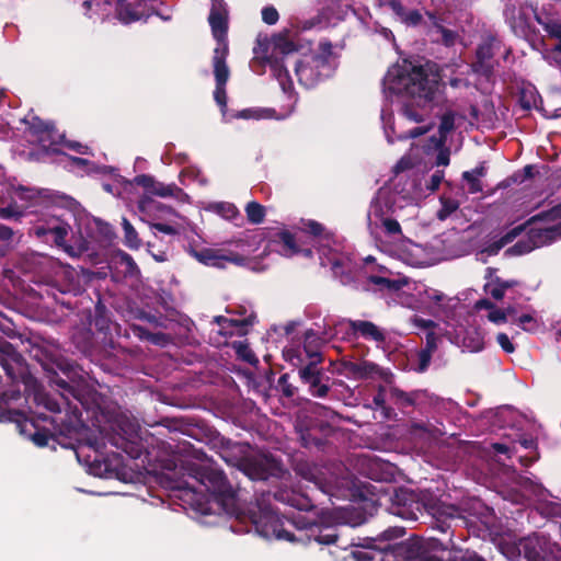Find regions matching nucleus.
Instances as JSON below:
<instances>
[{"label": "nucleus", "instance_id": "1", "mask_svg": "<svg viewBox=\"0 0 561 561\" xmlns=\"http://www.w3.org/2000/svg\"><path fill=\"white\" fill-rule=\"evenodd\" d=\"M383 91L387 94H404L399 121L396 125L386 122L385 133L389 142L397 139L415 138L431 130L434 123L431 119L432 103L438 91V78L430 69L415 66L403 60L389 68L383 79Z\"/></svg>", "mask_w": 561, "mask_h": 561}, {"label": "nucleus", "instance_id": "2", "mask_svg": "<svg viewBox=\"0 0 561 561\" xmlns=\"http://www.w3.org/2000/svg\"><path fill=\"white\" fill-rule=\"evenodd\" d=\"M171 478V489L194 495L208 494L228 514L234 513V493L222 472L209 463L186 461L181 468V476Z\"/></svg>", "mask_w": 561, "mask_h": 561}, {"label": "nucleus", "instance_id": "3", "mask_svg": "<svg viewBox=\"0 0 561 561\" xmlns=\"http://www.w3.org/2000/svg\"><path fill=\"white\" fill-rule=\"evenodd\" d=\"M252 522L256 531L264 538H275L290 542L308 543L314 540L321 545H331L336 541L335 530L329 527L321 528L316 524L302 525L298 527V534H291L284 529L282 518L273 511L264 510L256 516L252 515Z\"/></svg>", "mask_w": 561, "mask_h": 561}, {"label": "nucleus", "instance_id": "4", "mask_svg": "<svg viewBox=\"0 0 561 561\" xmlns=\"http://www.w3.org/2000/svg\"><path fill=\"white\" fill-rule=\"evenodd\" d=\"M211 32L217 41L214 49L213 66L216 79L214 98L216 103L224 110L227 105L225 85L229 79V68L226 65L228 55V43L226 39L228 30V10L224 0H211V9L208 18Z\"/></svg>", "mask_w": 561, "mask_h": 561}, {"label": "nucleus", "instance_id": "5", "mask_svg": "<svg viewBox=\"0 0 561 561\" xmlns=\"http://www.w3.org/2000/svg\"><path fill=\"white\" fill-rule=\"evenodd\" d=\"M335 65L332 45L321 42L317 50L305 60L296 62V76L305 87H312L320 77H328Z\"/></svg>", "mask_w": 561, "mask_h": 561}, {"label": "nucleus", "instance_id": "6", "mask_svg": "<svg viewBox=\"0 0 561 561\" xmlns=\"http://www.w3.org/2000/svg\"><path fill=\"white\" fill-rule=\"evenodd\" d=\"M396 210L387 202L378 198L368 211V228L371 234L379 237L385 233L389 237H400L401 227L394 216Z\"/></svg>", "mask_w": 561, "mask_h": 561}, {"label": "nucleus", "instance_id": "7", "mask_svg": "<svg viewBox=\"0 0 561 561\" xmlns=\"http://www.w3.org/2000/svg\"><path fill=\"white\" fill-rule=\"evenodd\" d=\"M442 334L469 352H480L484 346L483 335L476 328H466L462 323L446 322Z\"/></svg>", "mask_w": 561, "mask_h": 561}, {"label": "nucleus", "instance_id": "8", "mask_svg": "<svg viewBox=\"0 0 561 561\" xmlns=\"http://www.w3.org/2000/svg\"><path fill=\"white\" fill-rule=\"evenodd\" d=\"M297 470L306 480L313 482L323 493L330 495H334L350 485L348 478H337L334 474L327 478L325 473L316 467L299 466Z\"/></svg>", "mask_w": 561, "mask_h": 561}, {"label": "nucleus", "instance_id": "9", "mask_svg": "<svg viewBox=\"0 0 561 561\" xmlns=\"http://www.w3.org/2000/svg\"><path fill=\"white\" fill-rule=\"evenodd\" d=\"M69 230V225L58 217L48 218L32 228L37 238L45 242H54L58 247H65Z\"/></svg>", "mask_w": 561, "mask_h": 561}, {"label": "nucleus", "instance_id": "10", "mask_svg": "<svg viewBox=\"0 0 561 561\" xmlns=\"http://www.w3.org/2000/svg\"><path fill=\"white\" fill-rule=\"evenodd\" d=\"M41 198V193L33 188H15L12 195L13 204L1 207L0 217L4 219L19 217L23 214V209L36 205Z\"/></svg>", "mask_w": 561, "mask_h": 561}, {"label": "nucleus", "instance_id": "11", "mask_svg": "<svg viewBox=\"0 0 561 561\" xmlns=\"http://www.w3.org/2000/svg\"><path fill=\"white\" fill-rule=\"evenodd\" d=\"M350 333H360L363 337L378 343L383 342L385 340L382 331L377 325L368 321H339L334 325V333L332 335L337 336L343 334L342 337H345Z\"/></svg>", "mask_w": 561, "mask_h": 561}, {"label": "nucleus", "instance_id": "12", "mask_svg": "<svg viewBox=\"0 0 561 561\" xmlns=\"http://www.w3.org/2000/svg\"><path fill=\"white\" fill-rule=\"evenodd\" d=\"M412 323L416 328H420V329H423V330L427 331L426 348L423 350L420 353V355H419V360H420L419 369H420V371H424L427 368V366H428V364L431 362L432 353L436 348V341H437V339L440 335H443L442 334V328H440L439 324H436L432 320H425V319L420 318V317L412 318Z\"/></svg>", "mask_w": 561, "mask_h": 561}, {"label": "nucleus", "instance_id": "13", "mask_svg": "<svg viewBox=\"0 0 561 561\" xmlns=\"http://www.w3.org/2000/svg\"><path fill=\"white\" fill-rule=\"evenodd\" d=\"M30 133L35 137L44 149L48 150L54 145L62 142L64 135L59 134L51 124L45 123L37 117H32L28 122Z\"/></svg>", "mask_w": 561, "mask_h": 561}, {"label": "nucleus", "instance_id": "14", "mask_svg": "<svg viewBox=\"0 0 561 561\" xmlns=\"http://www.w3.org/2000/svg\"><path fill=\"white\" fill-rule=\"evenodd\" d=\"M139 185L144 186L149 194L160 197H175L180 201H187L188 196L174 184H164L154 181L149 175H139L136 178Z\"/></svg>", "mask_w": 561, "mask_h": 561}, {"label": "nucleus", "instance_id": "15", "mask_svg": "<svg viewBox=\"0 0 561 561\" xmlns=\"http://www.w3.org/2000/svg\"><path fill=\"white\" fill-rule=\"evenodd\" d=\"M277 470V462L266 456L248 459L243 463L244 473L252 480H265Z\"/></svg>", "mask_w": 561, "mask_h": 561}, {"label": "nucleus", "instance_id": "16", "mask_svg": "<svg viewBox=\"0 0 561 561\" xmlns=\"http://www.w3.org/2000/svg\"><path fill=\"white\" fill-rule=\"evenodd\" d=\"M394 254L399 260L408 265L420 266L425 263V252L422 245L412 242L411 240H403L394 249Z\"/></svg>", "mask_w": 561, "mask_h": 561}, {"label": "nucleus", "instance_id": "17", "mask_svg": "<svg viewBox=\"0 0 561 561\" xmlns=\"http://www.w3.org/2000/svg\"><path fill=\"white\" fill-rule=\"evenodd\" d=\"M266 249H268L270 252L275 251L286 257H290L300 252L294 236L288 231L276 233L274 239L265 247V250Z\"/></svg>", "mask_w": 561, "mask_h": 561}, {"label": "nucleus", "instance_id": "18", "mask_svg": "<svg viewBox=\"0 0 561 561\" xmlns=\"http://www.w3.org/2000/svg\"><path fill=\"white\" fill-rule=\"evenodd\" d=\"M140 213L150 220L169 219L178 217V215L167 205L151 199L149 196H144L139 201Z\"/></svg>", "mask_w": 561, "mask_h": 561}, {"label": "nucleus", "instance_id": "19", "mask_svg": "<svg viewBox=\"0 0 561 561\" xmlns=\"http://www.w3.org/2000/svg\"><path fill=\"white\" fill-rule=\"evenodd\" d=\"M538 22L542 25L543 30L548 33L549 36L559 41V44L554 47L553 51H551L545 58L550 64H556L561 67V60H559L557 56L558 54H561V21L554 19L541 21L538 19Z\"/></svg>", "mask_w": 561, "mask_h": 561}, {"label": "nucleus", "instance_id": "20", "mask_svg": "<svg viewBox=\"0 0 561 561\" xmlns=\"http://www.w3.org/2000/svg\"><path fill=\"white\" fill-rule=\"evenodd\" d=\"M356 561H394V547L388 546L385 549L368 548L352 552Z\"/></svg>", "mask_w": 561, "mask_h": 561}, {"label": "nucleus", "instance_id": "21", "mask_svg": "<svg viewBox=\"0 0 561 561\" xmlns=\"http://www.w3.org/2000/svg\"><path fill=\"white\" fill-rule=\"evenodd\" d=\"M201 262L206 265L224 266V262L241 263L243 259L234 254H226L221 250L207 249L197 254Z\"/></svg>", "mask_w": 561, "mask_h": 561}, {"label": "nucleus", "instance_id": "22", "mask_svg": "<svg viewBox=\"0 0 561 561\" xmlns=\"http://www.w3.org/2000/svg\"><path fill=\"white\" fill-rule=\"evenodd\" d=\"M345 369L348 374L357 379L373 378L380 371L376 364L367 360L348 362L345 364Z\"/></svg>", "mask_w": 561, "mask_h": 561}, {"label": "nucleus", "instance_id": "23", "mask_svg": "<svg viewBox=\"0 0 561 561\" xmlns=\"http://www.w3.org/2000/svg\"><path fill=\"white\" fill-rule=\"evenodd\" d=\"M556 546L548 542H541L540 540H530L526 543V557L530 561H550L547 551L553 552Z\"/></svg>", "mask_w": 561, "mask_h": 561}, {"label": "nucleus", "instance_id": "24", "mask_svg": "<svg viewBox=\"0 0 561 561\" xmlns=\"http://www.w3.org/2000/svg\"><path fill=\"white\" fill-rule=\"evenodd\" d=\"M494 45L495 42L492 39L479 46L477 50L478 62L477 65H474L476 71H482L485 75H488L491 71L492 65L490 64V59L493 56Z\"/></svg>", "mask_w": 561, "mask_h": 561}, {"label": "nucleus", "instance_id": "25", "mask_svg": "<svg viewBox=\"0 0 561 561\" xmlns=\"http://www.w3.org/2000/svg\"><path fill=\"white\" fill-rule=\"evenodd\" d=\"M474 307L477 310L485 309L488 311L486 319L496 325L507 322V312L486 299L477 301Z\"/></svg>", "mask_w": 561, "mask_h": 561}, {"label": "nucleus", "instance_id": "26", "mask_svg": "<svg viewBox=\"0 0 561 561\" xmlns=\"http://www.w3.org/2000/svg\"><path fill=\"white\" fill-rule=\"evenodd\" d=\"M392 472H393L392 466H390L386 462H382L379 460H371V459L367 460L366 474L373 480L386 481V480L390 479V477L392 476Z\"/></svg>", "mask_w": 561, "mask_h": 561}, {"label": "nucleus", "instance_id": "27", "mask_svg": "<svg viewBox=\"0 0 561 561\" xmlns=\"http://www.w3.org/2000/svg\"><path fill=\"white\" fill-rule=\"evenodd\" d=\"M216 321L218 322L220 330L219 333H222L225 335H233V334H243L244 333V325H248L251 323L250 319L240 321L237 319H228L224 317L216 318Z\"/></svg>", "mask_w": 561, "mask_h": 561}, {"label": "nucleus", "instance_id": "28", "mask_svg": "<svg viewBox=\"0 0 561 561\" xmlns=\"http://www.w3.org/2000/svg\"><path fill=\"white\" fill-rule=\"evenodd\" d=\"M390 7L392 11L399 16L402 23L415 26L421 22V14L416 10L407 11L400 2L391 1Z\"/></svg>", "mask_w": 561, "mask_h": 561}, {"label": "nucleus", "instance_id": "29", "mask_svg": "<svg viewBox=\"0 0 561 561\" xmlns=\"http://www.w3.org/2000/svg\"><path fill=\"white\" fill-rule=\"evenodd\" d=\"M455 127V114L451 112H447L442 116L439 124V137L432 138L435 148H439L445 145L446 136L454 129Z\"/></svg>", "mask_w": 561, "mask_h": 561}, {"label": "nucleus", "instance_id": "30", "mask_svg": "<svg viewBox=\"0 0 561 561\" xmlns=\"http://www.w3.org/2000/svg\"><path fill=\"white\" fill-rule=\"evenodd\" d=\"M206 209L216 213L217 215L221 216L227 220H233L237 217H239L238 208L231 203H211L207 206Z\"/></svg>", "mask_w": 561, "mask_h": 561}, {"label": "nucleus", "instance_id": "31", "mask_svg": "<svg viewBox=\"0 0 561 561\" xmlns=\"http://www.w3.org/2000/svg\"><path fill=\"white\" fill-rule=\"evenodd\" d=\"M289 113L276 115L275 111L273 108H253V110H244L239 113V117L241 118H254V119H268V118H276V119H283L285 118Z\"/></svg>", "mask_w": 561, "mask_h": 561}, {"label": "nucleus", "instance_id": "32", "mask_svg": "<svg viewBox=\"0 0 561 561\" xmlns=\"http://www.w3.org/2000/svg\"><path fill=\"white\" fill-rule=\"evenodd\" d=\"M271 62L272 71L274 76L277 78L282 90L285 94H288L290 96L291 90H293V83L289 80L288 71L283 67V65H279L277 61Z\"/></svg>", "mask_w": 561, "mask_h": 561}, {"label": "nucleus", "instance_id": "33", "mask_svg": "<svg viewBox=\"0 0 561 561\" xmlns=\"http://www.w3.org/2000/svg\"><path fill=\"white\" fill-rule=\"evenodd\" d=\"M319 339L316 333L308 331L305 334L304 350L310 360H321L319 353Z\"/></svg>", "mask_w": 561, "mask_h": 561}, {"label": "nucleus", "instance_id": "34", "mask_svg": "<svg viewBox=\"0 0 561 561\" xmlns=\"http://www.w3.org/2000/svg\"><path fill=\"white\" fill-rule=\"evenodd\" d=\"M122 226L124 229L125 244L130 249H138L141 244V241L138 237L136 229L126 218H123Z\"/></svg>", "mask_w": 561, "mask_h": 561}, {"label": "nucleus", "instance_id": "35", "mask_svg": "<svg viewBox=\"0 0 561 561\" xmlns=\"http://www.w3.org/2000/svg\"><path fill=\"white\" fill-rule=\"evenodd\" d=\"M264 240L263 232L256 231L249 236H247L244 239H240L237 241V247L242 250L243 254H252L255 252L256 249H252L253 244H259Z\"/></svg>", "mask_w": 561, "mask_h": 561}, {"label": "nucleus", "instance_id": "36", "mask_svg": "<svg viewBox=\"0 0 561 561\" xmlns=\"http://www.w3.org/2000/svg\"><path fill=\"white\" fill-rule=\"evenodd\" d=\"M245 213L249 221L254 225L261 224L265 217V208L256 202H250L245 206Z\"/></svg>", "mask_w": 561, "mask_h": 561}, {"label": "nucleus", "instance_id": "37", "mask_svg": "<svg viewBox=\"0 0 561 561\" xmlns=\"http://www.w3.org/2000/svg\"><path fill=\"white\" fill-rule=\"evenodd\" d=\"M432 37L434 41H440L446 46H451L456 43L457 34L443 26H435L432 31Z\"/></svg>", "mask_w": 561, "mask_h": 561}, {"label": "nucleus", "instance_id": "38", "mask_svg": "<svg viewBox=\"0 0 561 561\" xmlns=\"http://www.w3.org/2000/svg\"><path fill=\"white\" fill-rule=\"evenodd\" d=\"M553 202H549V206H551L548 210H545L533 217V220L545 221L547 224L553 222L558 219H561V203L558 205H552Z\"/></svg>", "mask_w": 561, "mask_h": 561}, {"label": "nucleus", "instance_id": "39", "mask_svg": "<svg viewBox=\"0 0 561 561\" xmlns=\"http://www.w3.org/2000/svg\"><path fill=\"white\" fill-rule=\"evenodd\" d=\"M369 279L375 285L386 286L388 288H393V289H399L408 283L407 278H403V277H400L397 279H390L386 276H370Z\"/></svg>", "mask_w": 561, "mask_h": 561}, {"label": "nucleus", "instance_id": "40", "mask_svg": "<svg viewBox=\"0 0 561 561\" xmlns=\"http://www.w3.org/2000/svg\"><path fill=\"white\" fill-rule=\"evenodd\" d=\"M516 322L524 331L528 332H535L540 325L535 313L523 314L517 318Z\"/></svg>", "mask_w": 561, "mask_h": 561}, {"label": "nucleus", "instance_id": "41", "mask_svg": "<svg viewBox=\"0 0 561 561\" xmlns=\"http://www.w3.org/2000/svg\"><path fill=\"white\" fill-rule=\"evenodd\" d=\"M319 362L320 360H310L308 366L300 369L299 374L305 382L311 385L312 382H316L318 379H320L319 371L316 368V364Z\"/></svg>", "mask_w": 561, "mask_h": 561}, {"label": "nucleus", "instance_id": "42", "mask_svg": "<svg viewBox=\"0 0 561 561\" xmlns=\"http://www.w3.org/2000/svg\"><path fill=\"white\" fill-rule=\"evenodd\" d=\"M233 348L236 350L238 356L245 360L247 363L254 364L257 362L255 355L245 343L234 342Z\"/></svg>", "mask_w": 561, "mask_h": 561}, {"label": "nucleus", "instance_id": "43", "mask_svg": "<svg viewBox=\"0 0 561 561\" xmlns=\"http://www.w3.org/2000/svg\"><path fill=\"white\" fill-rule=\"evenodd\" d=\"M302 225V230L309 232L310 234L319 237L323 240H330V234L328 232H324V228L320 224L309 220L307 222H304Z\"/></svg>", "mask_w": 561, "mask_h": 561}, {"label": "nucleus", "instance_id": "44", "mask_svg": "<svg viewBox=\"0 0 561 561\" xmlns=\"http://www.w3.org/2000/svg\"><path fill=\"white\" fill-rule=\"evenodd\" d=\"M504 285H502V280L496 278L485 284V291L491 295L494 299L501 300L504 297Z\"/></svg>", "mask_w": 561, "mask_h": 561}, {"label": "nucleus", "instance_id": "45", "mask_svg": "<svg viewBox=\"0 0 561 561\" xmlns=\"http://www.w3.org/2000/svg\"><path fill=\"white\" fill-rule=\"evenodd\" d=\"M273 46L276 53L286 55L295 49L294 44L284 36H277L273 39Z\"/></svg>", "mask_w": 561, "mask_h": 561}, {"label": "nucleus", "instance_id": "46", "mask_svg": "<svg viewBox=\"0 0 561 561\" xmlns=\"http://www.w3.org/2000/svg\"><path fill=\"white\" fill-rule=\"evenodd\" d=\"M426 150H437L436 164L437 165H447L449 163V151L444 148V145L439 148H435L434 142L431 140L430 145L426 147Z\"/></svg>", "mask_w": 561, "mask_h": 561}, {"label": "nucleus", "instance_id": "47", "mask_svg": "<svg viewBox=\"0 0 561 561\" xmlns=\"http://www.w3.org/2000/svg\"><path fill=\"white\" fill-rule=\"evenodd\" d=\"M463 179L468 183V191L471 194L478 193L482 191V185L478 176L474 175V172H465Z\"/></svg>", "mask_w": 561, "mask_h": 561}, {"label": "nucleus", "instance_id": "48", "mask_svg": "<svg viewBox=\"0 0 561 561\" xmlns=\"http://www.w3.org/2000/svg\"><path fill=\"white\" fill-rule=\"evenodd\" d=\"M496 342L502 347V350L508 354L513 353L515 351V346L507 334L505 333H499L496 335Z\"/></svg>", "mask_w": 561, "mask_h": 561}, {"label": "nucleus", "instance_id": "49", "mask_svg": "<svg viewBox=\"0 0 561 561\" xmlns=\"http://www.w3.org/2000/svg\"><path fill=\"white\" fill-rule=\"evenodd\" d=\"M426 300L433 302L436 306H443L446 300V296L443 293H439L435 289L425 290Z\"/></svg>", "mask_w": 561, "mask_h": 561}, {"label": "nucleus", "instance_id": "50", "mask_svg": "<svg viewBox=\"0 0 561 561\" xmlns=\"http://www.w3.org/2000/svg\"><path fill=\"white\" fill-rule=\"evenodd\" d=\"M262 19L265 23L273 25L278 20V12L273 7H266L262 10Z\"/></svg>", "mask_w": 561, "mask_h": 561}, {"label": "nucleus", "instance_id": "51", "mask_svg": "<svg viewBox=\"0 0 561 561\" xmlns=\"http://www.w3.org/2000/svg\"><path fill=\"white\" fill-rule=\"evenodd\" d=\"M151 228L167 234H175L179 228L172 224L152 222Z\"/></svg>", "mask_w": 561, "mask_h": 561}, {"label": "nucleus", "instance_id": "52", "mask_svg": "<svg viewBox=\"0 0 561 561\" xmlns=\"http://www.w3.org/2000/svg\"><path fill=\"white\" fill-rule=\"evenodd\" d=\"M310 391H311L312 396L322 398V397L327 396V393L329 391V387L320 383V379H318L316 382H312L310 385Z\"/></svg>", "mask_w": 561, "mask_h": 561}, {"label": "nucleus", "instance_id": "53", "mask_svg": "<svg viewBox=\"0 0 561 561\" xmlns=\"http://www.w3.org/2000/svg\"><path fill=\"white\" fill-rule=\"evenodd\" d=\"M417 512L419 513L422 512L421 505L419 503H416V511H408L403 507L402 510L398 511L397 514L402 516L403 518H409V519L415 520L419 518Z\"/></svg>", "mask_w": 561, "mask_h": 561}, {"label": "nucleus", "instance_id": "54", "mask_svg": "<svg viewBox=\"0 0 561 561\" xmlns=\"http://www.w3.org/2000/svg\"><path fill=\"white\" fill-rule=\"evenodd\" d=\"M457 208V205L454 202H446L444 204L443 209L438 211L439 219H445L449 214H451Z\"/></svg>", "mask_w": 561, "mask_h": 561}, {"label": "nucleus", "instance_id": "55", "mask_svg": "<svg viewBox=\"0 0 561 561\" xmlns=\"http://www.w3.org/2000/svg\"><path fill=\"white\" fill-rule=\"evenodd\" d=\"M343 522L355 527L362 525L365 522V517L360 513H358L355 516H343Z\"/></svg>", "mask_w": 561, "mask_h": 561}, {"label": "nucleus", "instance_id": "56", "mask_svg": "<svg viewBox=\"0 0 561 561\" xmlns=\"http://www.w3.org/2000/svg\"><path fill=\"white\" fill-rule=\"evenodd\" d=\"M284 354L285 357L294 365H298L302 362L300 354H298L294 348L286 350Z\"/></svg>", "mask_w": 561, "mask_h": 561}, {"label": "nucleus", "instance_id": "57", "mask_svg": "<svg viewBox=\"0 0 561 561\" xmlns=\"http://www.w3.org/2000/svg\"><path fill=\"white\" fill-rule=\"evenodd\" d=\"M443 178H444V174L443 172L440 171H436L432 178H431V184H430V188L432 191H435L436 188H438L439 184L442 183L443 181Z\"/></svg>", "mask_w": 561, "mask_h": 561}, {"label": "nucleus", "instance_id": "58", "mask_svg": "<svg viewBox=\"0 0 561 561\" xmlns=\"http://www.w3.org/2000/svg\"><path fill=\"white\" fill-rule=\"evenodd\" d=\"M66 146H67L68 148H70V149H72V150H75V151H77V152L81 153V154H87V153H89V148H88L87 146H83V145L79 144V142H72V141H70V142H67V144H66Z\"/></svg>", "mask_w": 561, "mask_h": 561}, {"label": "nucleus", "instance_id": "59", "mask_svg": "<svg viewBox=\"0 0 561 561\" xmlns=\"http://www.w3.org/2000/svg\"><path fill=\"white\" fill-rule=\"evenodd\" d=\"M33 442L37 446H46L48 443V436L45 433H35L32 437Z\"/></svg>", "mask_w": 561, "mask_h": 561}, {"label": "nucleus", "instance_id": "60", "mask_svg": "<svg viewBox=\"0 0 561 561\" xmlns=\"http://www.w3.org/2000/svg\"><path fill=\"white\" fill-rule=\"evenodd\" d=\"M542 229L553 236H561V220L553 225L546 226Z\"/></svg>", "mask_w": 561, "mask_h": 561}, {"label": "nucleus", "instance_id": "61", "mask_svg": "<svg viewBox=\"0 0 561 561\" xmlns=\"http://www.w3.org/2000/svg\"><path fill=\"white\" fill-rule=\"evenodd\" d=\"M68 161H69V167L71 168H81L83 165H85L88 163V160L85 159H82V158H72V157H68Z\"/></svg>", "mask_w": 561, "mask_h": 561}, {"label": "nucleus", "instance_id": "62", "mask_svg": "<svg viewBox=\"0 0 561 561\" xmlns=\"http://www.w3.org/2000/svg\"><path fill=\"white\" fill-rule=\"evenodd\" d=\"M411 167V162L408 158H402L396 165L397 171H403Z\"/></svg>", "mask_w": 561, "mask_h": 561}, {"label": "nucleus", "instance_id": "63", "mask_svg": "<svg viewBox=\"0 0 561 561\" xmlns=\"http://www.w3.org/2000/svg\"><path fill=\"white\" fill-rule=\"evenodd\" d=\"M442 514L446 517L454 518L457 514V510L454 506H447L444 508Z\"/></svg>", "mask_w": 561, "mask_h": 561}, {"label": "nucleus", "instance_id": "64", "mask_svg": "<svg viewBox=\"0 0 561 561\" xmlns=\"http://www.w3.org/2000/svg\"><path fill=\"white\" fill-rule=\"evenodd\" d=\"M12 236V231L4 226H0V238L9 239Z\"/></svg>", "mask_w": 561, "mask_h": 561}]
</instances>
